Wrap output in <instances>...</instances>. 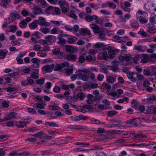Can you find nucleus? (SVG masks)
<instances>
[{"mask_svg":"<svg viewBox=\"0 0 156 156\" xmlns=\"http://www.w3.org/2000/svg\"><path fill=\"white\" fill-rule=\"evenodd\" d=\"M136 16L141 23H144L148 21V15L144 11L138 10L136 13Z\"/></svg>","mask_w":156,"mask_h":156,"instance_id":"nucleus-1","label":"nucleus"},{"mask_svg":"<svg viewBox=\"0 0 156 156\" xmlns=\"http://www.w3.org/2000/svg\"><path fill=\"white\" fill-rule=\"evenodd\" d=\"M86 94L85 93L83 92H80L78 93L77 95H75L73 96L72 98V100L76 101L78 100H83L85 98Z\"/></svg>","mask_w":156,"mask_h":156,"instance_id":"nucleus-2","label":"nucleus"},{"mask_svg":"<svg viewBox=\"0 0 156 156\" xmlns=\"http://www.w3.org/2000/svg\"><path fill=\"white\" fill-rule=\"evenodd\" d=\"M37 23L41 26L48 27L50 26V23L46 22V19L43 17H40L38 18V20H35Z\"/></svg>","mask_w":156,"mask_h":156,"instance_id":"nucleus-3","label":"nucleus"},{"mask_svg":"<svg viewBox=\"0 0 156 156\" xmlns=\"http://www.w3.org/2000/svg\"><path fill=\"white\" fill-rule=\"evenodd\" d=\"M29 120L28 119H26L23 121L14 122V124L18 128H23L26 126L27 124L29 122Z\"/></svg>","mask_w":156,"mask_h":156,"instance_id":"nucleus-4","label":"nucleus"},{"mask_svg":"<svg viewBox=\"0 0 156 156\" xmlns=\"http://www.w3.org/2000/svg\"><path fill=\"white\" fill-rule=\"evenodd\" d=\"M90 70L88 68H85L80 69L76 72V74L78 76V78L83 76L86 74L89 73Z\"/></svg>","mask_w":156,"mask_h":156,"instance_id":"nucleus-5","label":"nucleus"},{"mask_svg":"<svg viewBox=\"0 0 156 156\" xmlns=\"http://www.w3.org/2000/svg\"><path fill=\"white\" fill-rule=\"evenodd\" d=\"M90 28L93 29V32L95 34L100 33L103 31L102 29L96 24L92 23L90 25Z\"/></svg>","mask_w":156,"mask_h":156,"instance_id":"nucleus-6","label":"nucleus"},{"mask_svg":"<svg viewBox=\"0 0 156 156\" xmlns=\"http://www.w3.org/2000/svg\"><path fill=\"white\" fill-rule=\"evenodd\" d=\"M20 114L13 112H10L7 114V119L8 120H10L12 119H17L20 118Z\"/></svg>","mask_w":156,"mask_h":156,"instance_id":"nucleus-7","label":"nucleus"},{"mask_svg":"<svg viewBox=\"0 0 156 156\" xmlns=\"http://www.w3.org/2000/svg\"><path fill=\"white\" fill-rule=\"evenodd\" d=\"M112 63L113 66L111 67V69L114 72H119V70L118 66L119 65V61H112Z\"/></svg>","mask_w":156,"mask_h":156,"instance_id":"nucleus-8","label":"nucleus"},{"mask_svg":"<svg viewBox=\"0 0 156 156\" xmlns=\"http://www.w3.org/2000/svg\"><path fill=\"white\" fill-rule=\"evenodd\" d=\"M70 118L73 121H78L82 119L86 120L87 119V117L81 115L78 116H72L70 117Z\"/></svg>","mask_w":156,"mask_h":156,"instance_id":"nucleus-9","label":"nucleus"},{"mask_svg":"<svg viewBox=\"0 0 156 156\" xmlns=\"http://www.w3.org/2000/svg\"><path fill=\"white\" fill-rule=\"evenodd\" d=\"M54 66V64L51 65H47L43 66L42 68V69L43 71L45 72L46 73H50L53 70Z\"/></svg>","mask_w":156,"mask_h":156,"instance_id":"nucleus-10","label":"nucleus"},{"mask_svg":"<svg viewBox=\"0 0 156 156\" xmlns=\"http://www.w3.org/2000/svg\"><path fill=\"white\" fill-rule=\"evenodd\" d=\"M40 60L36 58H33L31 62L33 63L32 65V67L34 68H37L39 66Z\"/></svg>","mask_w":156,"mask_h":156,"instance_id":"nucleus-11","label":"nucleus"},{"mask_svg":"<svg viewBox=\"0 0 156 156\" xmlns=\"http://www.w3.org/2000/svg\"><path fill=\"white\" fill-rule=\"evenodd\" d=\"M69 64V63L66 62L56 64L55 66V70L57 71L60 70L63 68L68 66Z\"/></svg>","mask_w":156,"mask_h":156,"instance_id":"nucleus-12","label":"nucleus"},{"mask_svg":"<svg viewBox=\"0 0 156 156\" xmlns=\"http://www.w3.org/2000/svg\"><path fill=\"white\" fill-rule=\"evenodd\" d=\"M94 47L97 48H100L103 50H105L108 48V45H105L104 43L98 42L94 45Z\"/></svg>","mask_w":156,"mask_h":156,"instance_id":"nucleus-13","label":"nucleus"},{"mask_svg":"<svg viewBox=\"0 0 156 156\" xmlns=\"http://www.w3.org/2000/svg\"><path fill=\"white\" fill-rule=\"evenodd\" d=\"M44 38L47 41V42L51 43H55L56 39V37L52 35H49L45 37Z\"/></svg>","mask_w":156,"mask_h":156,"instance_id":"nucleus-14","label":"nucleus"},{"mask_svg":"<svg viewBox=\"0 0 156 156\" xmlns=\"http://www.w3.org/2000/svg\"><path fill=\"white\" fill-rule=\"evenodd\" d=\"M46 9L48 10L54 11L55 14L57 15H59L61 13L60 9L58 7H53L51 6H50L47 7Z\"/></svg>","mask_w":156,"mask_h":156,"instance_id":"nucleus-15","label":"nucleus"},{"mask_svg":"<svg viewBox=\"0 0 156 156\" xmlns=\"http://www.w3.org/2000/svg\"><path fill=\"white\" fill-rule=\"evenodd\" d=\"M79 35L87 34L90 35L91 34L90 31L87 28H81L79 31Z\"/></svg>","mask_w":156,"mask_h":156,"instance_id":"nucleus-16","label":"nucleus"},{"mask_svg":"<svg viewBox=\"0 0 156 156\" xmlns=\"http://www.w3.org/2000/svg\"><path fill=\"white\" fill-rule=\"evenodd\" d=\"M147 26L148 29V32L151 34L156 33V27L152 24H148Z\"/></svg>","mask_w":156,"mask_h":156,"instance_id":"nucleus-17","label":"nucleus"},{"mask_svg":"<svg viewBox=\"0 0 156 156\" xmlns=\"http://www.w3.org/2000/svg\"><path fill=\"white\" fill-rule=\"evenodd\" d=\"M90 122L91 124L96 125H105V122H101L98 119L93 118L90 119Z\"/></svg>","mask_w":156,"mask_h":156,"instance_id":"nucleus-18","label":"nucleus"},{"mask_svg":"<svg viewBox=\"0 0 156 156\" xmlns=\"http://www.w3.org/2000/svg\"><path fill=\"white\" fill-rule=\"evenodd\" d=\"M17 30V27L16 25H12L9 26L6 28L5 30L8 31H10L12 33L15 32Z\"/></svg>","mask_w":156,"mask_h":156,"instance_id":"nucleus-19","label":"nucleus"},{"mask_svg":"<svg viewBox=\"0 0 156 156\" xmlns=\"http://www.w3.org/2000/svg\"><path fill=\"white\" fill-rule=\"evenodd\" d=\"M11 0H0V5L4 7L7 8L9 7V3Z\"/></svg>","mask_w":156,"mask_h":156,"instance_id":"nucleus-20","label":"nucleus"},{"mask_svg":"<svg viewBox=\"0 0 156 156\" xmlns=\"http://www.w3.org/2000/svg\"><path fill=\"white\" fill-rule=\"evenodd\" d=\"M130 25L131 27L133 28H137L139 27V24L134 19L130 20Z\"/></svg>","mask_w":156,"mask_h":156,"instance_id":"nucleus-21","label":"nucleus"},{"mask_svg":"<svg viewBox=\"0 0 156 156\" xmlns=\"http://www.w3.org/2000/svg\"><path fill=\"white\" fill-rule=\"evenodd\" d=\"M8 53V51L6 49H0V59H4Z\"/></svg>","mask_w":156,"mask_h":156,"instance_id":"nucleus-22","label":"nucleus"},{"mask_svg":"<svg viewBox=\"0 0 156 156\" xmlns=\"http://www.w3.org/2000/svg\"><path fill=\"white\" fill-rule=\"evenodd\" d=\"M141 56H142V58H141L140 62L143 63H147L149 60L148 55L147 54H142L141 55Z\"/></svg>","mask_w":156,"mask_h":156,"instance_id":"nucleus-23","label":"nucleus"},{"mask_svg":"<svg viewBox=\"0 0 156 156\" xmlns=\"http://www.w3.org/2000/svg\"><path fill=\"white\" fill-rule=\"evenodd\" d=\"M39 70L38 69L36 70V72H33L31 73L30 75V77L34 80L38 79L39 77Z\"/></svg>","mask_w":156,"mask_h":156,"instance_id":"nucleus-24","label":"nucleus"},{"mask_svg":"<svg viewBox=\"0 0 156 156\" xmlns=\"http://www.w3.org/2000/svg\"><path fill=\"white\" fill-rule=\"evenodd\" d=\"M36 20H34L33 21L30 23L29 25L30 28L31 30H34L36 29L38 26Z\"/></svg>","mask_w":156,"mask_h":156,"instance_id":"nucleus-25","label":"nucleus"},{"mask_svg":"<svg viewBox=\"0 0 156 156\" xmlns=\"http://www.w3.org/2000/svg\"><path fill=\"white\" fill-rule=\"evenodd\" d=\"M149 20L150 22L152 23H156V15L154 13L151 14L149 18Z\"/></svg>","mask_w":156,"mask_h":156,"instance_id":"nucleus-26","label":"nucleus"},{"mask_svg":"<svg viewBox=\"0 0 156 156\" xmlns=\"http://www.w3.org/2000/svg\"><path fill=\"white\" fill-rule=\"evenodd\" d=\"M33 12L35 14H39L43 13L41 9L38 7H34L33 9Z\"/></svg>","mask_w":156,"mask_h":156,"instance_id":"nucleus-27","label":"nucleus"},{"mask_svg":"<svg viewBox=\"0 0 156 156\" xmlns=\"http://www.w3.org/2000/svg\"><path fill=\"white\" fill-rule=\"evenodd\" d=\"M134 49L139 52H144L145 51L144 47L140 45H135L134 46Z\"/></svg>","mask_w":156,"mask_h":156,"instance_id":"nucleus-28","label":"nucleus"},{"mask_svg":"<svg viewBox=\"0 0 156 156\" xmlns=\"http://www.w3.org/2000/svg\"><path fill=\"white\" fill-rule=\"evenodd\" d=\"M131 104L134 109H136L138 108V102L136 100L133 99L131 101Z\"/></svg>","mask_w":156,"mask_h":156,"instance_id":"nucleus-29","label":"nucleus"},{"mask_svg":"<svg viewBox=\"0 0 156 156\" xmlns=\"http://www.w3.org/2000/svg\"><path fill=\"white\" fill-rule=\"evenodd\" d=\"M65 49L66 51L69 53L73 52L74 51L73 47L70 45L66 46H65Z\"/></svg>","mask_w":156,"mask_h":156,"instance_id":"nucleus-30","label":"nucleus"},{"mask_svg":"<svg viewBox=\"0 0 156 156\" xmlns=\"http://www.w3.org/2000/svg\"><path fill=\"white\" fill-rule=\"evenodd\" d=\"M115 52L114 50H108V58L112 59L113 58L115 55Z\"/></svg>","mask_w":156,"mask_h":156,"instance_id":"nucleus-31","label":"nucleus"},{"mask_svg":"<svg viewBox=\"0 0 156 156\" xmlns=\"http://www.w3.org/2000/svg\"><path fill=\"white\" fill-rule=\"evenodd\" d=\"M142 56L141 55H137L134 58H132V62L134 63H137L138 61L141 59Z\"/></svg>","mask_w":156,"mask_h":156,"instance_id":"nucleus-32","label":"nucleus"},{"mask_svg":"<svg viewBox=\"0 0 156 156\" xmlns=\"http://www.w3.org/2000/svg\"><path fill=\"white\" fill-rule=\"evenodd\" d=\"M116 80V78L111 76H108L107 77V81L110 83H112Z\"/></svg>","mask_w":156,"mask_h":156,"instance_id":"nucleus-33","label":"nucleus"},{"mask_svg":"<svg viewBox=\"0 0 156 156\" xmlns=\"http://www.w3.org/2000/svg\"><path fill=\"white\" fill-rule=\"evenodd\" d=\"M67 59L69 61H75L77 59L76 55L70 54L67 57Z\"/></svg>","mask_w":156,"mask_h":156,"instance_id":"nucleus-34","label":"nucleus"},{"mask_svg":"<svg viewBox=\"0 0 156 156\" xmlns=\"http://www.w3.org/2000/svg\"><path fill=\"white\" fill-rule=\"evenodd\" d=\"M60 6L61 7L63 6L69 7L68 3L65 0H60L58 2Z\"/></svg>","mask_w":156,"mask_h":156,"instance_id":"nucleus-35","label":"nucleus"},{"mask_svg":"<svg viewBox=\"0 0 156 156\" xmlns=\"http://www.w3.org/2000/svg\"><path fill=\"white\" fill-rule=\"evenodd\" d=\"M44 134V133L42 131H41L40 132H37L36 134H32L31 135L32 136H35L38 138H41Z\"/></svg>","mask_w":156,"mask_h":156,"instance_id":"nucleus-36","label":"nucleus"},{"mask_svg":"<svg viewBox=\"0 0 156 156\" xmlns=\"http://www.w3.org/2000/svg\"><path fill=\"white\" fill-rule=\"evenodd\" d=\"M73 69L72 66H68L66 70V74L69 76L71 74L73 73Z\"/></svg>","mask_w":156,"mask_h":156,"instance_id":"nucleus-37","label":"nucleus"},{"mask_svg":"<svg viewBox=\"0 0 156 156\" xmlns=\"http://www.w3.org/2000/svg\"><path fill=\"white\" fill-rule=\"evenodd\" d=\"M46 126H49L58 127V124L53 122H47L45 123Z\"/></svg>","mask_w":156,"mask_h":156,"instance_id":"nucleus-38","label":"nucleus"},{"mask_svg":"<svg viewBox=\"0 0 156 156\" xmlns=\"http://www.w3.org/2000/svg\"><path fill=\"white\" fill-rule=\"evenodd\" d=\"M79 27L77 25H75L73 27H72V31H73L74 33H76V35L77 36H79V33H77L79 30Z\"/></svg>","mask_w":156,"mask_h":156,"instance_id":"nucleus-39","label":"nucleus"},{"mask_svg":"<svg viewBox=\"0 0 156 156\" xmlns=\"http://www.w3.org/2000/svg\"><path fill=\"white\" fill-rule=\"evenodd\" d=\"M52 52L54 54H57L59 53V54L62 55H64V53L60 52V49L59 48H55L52 50Z\"/></svg>","mask_w":156,"mask_h":156,"instance_id":"nucleus-40","label":"nucleus"},{"mask_svg":"<svg viewBox=\"0 0 156 156\" xmlns=\"http://www.w3.org/2000/svg\"><path fill=\"white\" fill-rule=\"evenodd\" d=\"M19 25L21 28H25L27 26V23L25 22L24 20H23L20 23Z\"/></svg>","mask_w":156,"mask_h":156,"instance_id":"nucleus-41","label":"nucleus"},{"mask_svg":"<svg viewBox=\"0 0 156 156\" xmlns=\"http://www.w3.org/2000/svg\"><path fill=\"white\" fill-rule=\"evenodd\" d=\"M117 113V112L115 110H110L108 111V115L109 117H112L116 115Z\"/></svg>","mask_w":156,"mask_h":156,"instance_id":"nucleus-42","label":"nucleus"},{"mask_svg":"<svg viewBox=\"0 0 156 156\" xmlns=\"http://www.w3.org/2000/svg\"><path fill=\"white\" fill-rule=\"evenodd\" d=\"M114 38L115 40L117 41V42H119L121 43H122L124 42H125V41H124L123 39H122V38L119 37L118 36H114Z\"/></svg>","mask_w":156,"mask_h":156,"instance_id":"nucleus-43","label":"nucleus"},{"mask_svg":"<svg viewBox=\"0 0 156 156\" xmlns=\"http://www.w3.org/2000/svg\"><path fill=\"white\" fill-rule=\"evenodd\" d=\"M45 79L44 78H42L40 79L37 80L35 81V83L36 84L41 85H42Z\"/></svg>","mask_w":156,"mask_h":156,"instance_id":"nucleus-44","label":"nucleus"},{"mask_svg":"<svg viewBox=\"0 0 156 156\" xmlns=\"http://www.w3.org/2000/svg\"><path fill=\"white\" fill-rule=\"evenodd\" d=\"M86 55L85 53L83 54L80 55L79 58V61L81 63H83L84 61L86 59L85 55Z\"/></svg>","mask_w":156,"mask_h":156,"instance_id":"nucleus-45","label":"nucleus"},{"mask_svg":"<svg viewBox=\"0 0 156 156\" xmlns=\"http://www.w3.org/2000/svg\"><path fill=\"white\" fill-rule=\"evenodd\" d=\"M34 107L36 108L44 109L45 107L44 106L40 103H35L34 105Z\"/></svg>","mask_w":156,"mask_h":156,"instance_id":"nucleus-46","label":"nucleus"},{"mask_svg":"<svg viewBox=\"0 0 156 156\" xmlns=\"http://www.w3.org/2000/svg\"><path fill=\"white\" fill-rule=\"evenodd\" d=\"M146 136L143 133H138L135 134L134 137L135 138H145L146 137Z\"/></svg>","mask_w":156,"mask_h":156,"instance_id":"nucleus-47","label":"nucleus"},{"mask_svg":"<svg viewBox=\"0 0 156 156\" xmlns=\"http://www.w3.org/2000/svg\"><path fill=\"white\" fill-rule=\"evenodd\" d=\"M30 154V153L28 152L24 151L21 153H18L16 156H26Z\"/></svg>","mask_w":156,"mask_h":156,"instance_id":"nucleus-48","label":"nucleus"},{"mask_svg":"<svg viewBox=\"0 0 156 156\" xmlns=\"http://www.w3.org/2000/svg\"><path fill=\"white\" fill-rule=\"evenodd\" d=\"M49 109L51 110H57L59 109V108L57 106L51 105L49 106Z\"/></svg>","mask_w":156,"mask_h":156,"instance_id":"nucleus-49","label":"nucleus"},{"mask_svg":"<svg viewBox=\"0 0 156 156\" xmlns=\"http://www.w3.org/2000/svg\"><path fill=\"white\" fill-rule=\"evenodd\" d=\"M28 85H31L34 83V81L30 77H27V78Z\"/></svg>","mask_w":156,"mask_h":156,"instance_id":"nucleus-50","label":"nucleus"},{"mask_svg":"<svg viewBox=\"0 0 156 156\" xmlns=\"http://www.w3.org/2000/svg\"><path fill=\"white\" fill-rule=\"evenodd\" d=\"M153 108L152 107H148L145 110V113L151 114L153 113Z\"/></svg>","mask_w":156,"mask_h":156,"instance_id":"nucleus-51","label":"nucleus"},{"mask_svg":"<svg viewBox=\"0 0 156 156\" xmlns=\"http://www.w3.org/2000/svg\"><path fill=\"white\" fill-rule=\"evenodd\" d=\"M10 19H11V18L9 17H8L5 19V20H7V22L4 23L3 24L2 26V28H3L4 27H6L8 24H9L11 23V21H9V20H10Z\"/></svg>","mask_w":156,"mask_h":156,"instance_id":"nucleus-52","label":"nucleus"},{"mask_svg":"<svg viewBox=\"0 0 156 156\" xmlns=\"http://www.w3.org/2000/svg\"><path fill=\"white\" fill-rule=\"evenodd\" d=\"M21 14L24 16H27L29 15V13L28 11L26 9H23L21 11Z\"/></svg>","mask_w":156,"mask_h":156,"instance_id":"nucleus-53","label":"nucleus"},{"mask_svg":"<svg viewBox=\"0 0 156 156\" xmlns=\"http://www.w3.org/2000/svg\"><path fill=\"white\" fill-rule=\"evenodd\" d=\"M138 34H140L142 36L146 37L147 35L143 29H140L138 32Z\"/></svg>","mask_w":156,"mask_h":156,"instance_id":"nucleus-54","label":"nucleus"},{"mask_svg":"<svg viewBox=\"0 0 156 156\" xmlns=\"http://www.w3.org/2000/svg\"><path fill=\"white\" fill-rule=\"evenodd\" d=\"M125 60L127 62H132V57H131L130 55H126L125 57Z\"/></svg>","mask_w":156,"mask_h":156,"instance_id":"nucleus-55","label":"nucleus"},{"mask_svg":"<svg viewBox=\"0 0 156 156\" xmlns=\"http://www.w3.org/2000/svg\"><path fill=\"white\" fill-rule=\"evenodd\" d=\"M108 5L110 8L113 9H115L116 8V5L112 2H108Z\"/></svg>","mask_w":156,"mask_h":156,"instance_id":"nucleus-56","label":"nucleus"},{"mask_svg":"<svg viewBox=\"0 0 156 156\" xmlns=\"http://www.w3.org/2000/svg\"><path fill=\"white\" fill-rule=\"evenodd\" d=\"M78 78L84 81H87L88 80V77L86 74L81 76V77Z\"/></svg>","mask_w":156,"mask_h":156,"instance_id":"nucleus-57","label":"nucleus"},{"mask_svg":"<svg viewBox=\"0 0 156 156\" xmlns=\"http://www.w3.org/2000/svg\"><path fill=\"white\" fill-rule=\"evenodd\" d=\"M11 43L13 46L16 45H20L22 44V43H21L20 42L18 41H11Z\"/></svg>","mask_w":156,"mask_h":156,"instance_id":"nucleus-58","label":"nucleus"},{"mask_svg":"<svg viewBox=\"0 0 156 156\" xmlns=\"http://www.w3.org/2000/svg\"><path fill=\"white\" fill-rule=\"evenodd\" d=\"M7 139V135H0V141L5 140Z\"/></svg>","mask_w":156,"mask_h":156,"instance_id":"nucleus-59","label":"nucleus"},{"mask_svg":"<svg viewBox=\"0 0 156 156\" xmlns=\"http://www.w3.org/2000/svg\"><path fill=\"white\" fill-rule=\"evenodd\" d=\"M69 128L70 129H80L79 127L78 126L76 125H70L69 126Z\"/></svg>","mask_w":156,"mask_h":156,"instance_id":"nucleus-60","label":"nucleus"},{"mask_svg":"<svg viewBox=\"0 0 156 156\" xmlns=\"http://www.w3.org/2000/svg\"><path fill=\"white\" fill-rule=\"evenodd\" d=\"M41 48L40 45L39 44H36L32 47V49L35 51H38L41 49Z\"/></svg>","mask_w":156,"mask_h":156,"instance_id":"nucleus-61","label":"nucleus"},{"mask_svg":"<svg viewBox=\"0 0 156 156\" xmlns=\"http://www.w3.org/2000/svg\"><path fill=\"white\" fill-rule=\"evenodd\" d=\"M27 111L29 113L32 114H34L36 113L35 110L32 108H28L27 109Z\"/></svg>","mask_w":156,"mask_h":156,"instance_id":"nucleus-62","label":"nucleus"},{"mask_svg":"<svg viewBox=\"0 0 156 156\" xmlns=\"http://www.w3.org/2000/svg\"><path fill=\"white\" fill-rule=\"evenodd\" d=\"M6 150L4 148H0V156H3L5 154V151Z\"/></svg>","mask_w":156,"mask_h":156,"instance_id":"nucleus-63","label":"nucleus"},{"mask_svg":"<svg viewBox=\"0 0 156 156\" xmlns=\"http://www.w3.org/2000/svg\"><path fill=\"white\" fill-rule=\"evenodd\" d=\"M151 60H154V62H156V54H152L151 55Z\"/></svg>","mask_w":156,"mask_h":156,"instance_id":"nucleus-64","label":"nucleus"}]
</instances>
